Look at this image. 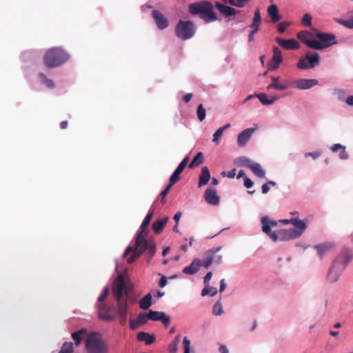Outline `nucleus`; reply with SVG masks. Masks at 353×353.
Here are the masks:
<instances>
[{"instance_id": "nucleus-1", "label": "nucleus", "mask_w": 353, "mask_h": 353, "mask_svg": "<svg viewBox=\"0 0 353 353\" xmlns=\"http://www.w3.org/2000/svg\"><path fill=\"white\" fill-rule=\"evenodd\" d=\"M148 234H137L135 238V245L128 246L123 253V257H126L129 254L131 256L128 259V263H132L143 254H145L147 262L150 263L154 256L157 251V245L154 240L152 238H147Z\"/></svg>"}, {"instance_id": "nucleus-2", "label": "nucleus", "mask_w": 353, "mask_h": 353, "mask_svg": "<svg viewBox=\"0 0 353 353\" xmlns=\"http://www.w3.org/2000/svg\"><path fill=\"white\" fill-rule=\"evenodd\" d=\"M292 224L294 226V228L274 231V233L270 234V238L274 242L278 241H287L301 236L307 228L306 222L299 219H293Z\"/></svg>"}, {"instance_id": "nucleus-3", "label": "nucleus", "mask_w": 353, "mask_h": 353, "mask_svg": "<svg viewBox=\"0 0 353 353\" xmlns=\"http://www.w3.org/2000/svg\"><path fill=\"white\" fill-rule=\"evenodd\" d=\"M70 55L63 48L54 47L46 51L43 56V63L48 68H57L65 63Z\"/></svg>"}, {"instance_id": "nucleus-4", "label": "nucleus", "mask_w": 353, "mask_h": 353, "mask_svg": "<svg viewBox=\"0 0 353 353\" xmlns=\"http://www.w3.org/2000/svg\"><path fill=\"white\" fill-rule=\"evenodd\" d=\"M188 10L192 14H199V17L205 23H210L217 20V16L214 12L213 5L206 1L191 3L188 6Z\"/></svg>"}, {"instance_id": "nucleus-5", "label": "nucleus", "mask_w": 353, "mask_h": 353, "mask_svg": "<svg viewBox=\"0 0 353 353\" xmlns=\"http://www.w3.org/2000/svg\"><path fill=\"white\" fill-rule=\"evenodd\" d=\"M85 347L87 353H108V344L103 340L102 335L96 332L88 333Z\"/></svg>"}, {"instance_id": "nucleus-6", "label": "nucleus", "mask_w": 353, "mask_h": 353, "mask_svg": "<svg viewBox=\"0 0 353 353\" xmlns=\"http://www.w3.org/2000/svg\"><path fill=\"white\" fill-rule=\"evenodd\" d=\"M222 249V246L213 248L207 250L204 254V259L201 261L198 259H194L191 264L183 270V272L186 274H194L199 270L200 266H203L205 268H208L213 263V255L219 252Z\"/></svg>"}, {"instance_id": "nucleus-7", "label": "nucleus", "mask_w": 353, "mask_h": 353, "mask_svg": "<svg viewBox=\"0 0 353 353\" xmlns=\"http://www.w3.org/2000/svg\"><path fill=\"white\" fill-rule=\"evenodd\" d=\"M112 295L117 304L127 303L130 296V289L124 279L119 276L112 285Z\"/></svg>"}, {"instance_id": "nucleus-8", "label": "nucleus", "mask_w": 353, "mask_h": 353, "mask_svg": "<svg viewBox=\"0 0 353 353\" xmlns=\"http://www.w3.org/2000/svg\"><path fill=\"white\" fill-rule=\"evenodd\" d=\"M314 37L316 39L311 43L312 49L320 50L337 43L336 36L332 33L316 31Z\"/></svg>"}, {"instance_id": "nucleus-9", "label": "nucleus", "mask_w": 353, "mask_h": 353, "mask_svg": "<svg viewBox=\"0 0 353 353\" xmlns=\"http://www.w3.org/2000/svg\"><path fill=\"white\" fill-rule=\"evenodd\" d=\"M195 32V26L192 21H183L180 20L175 28L176 35L183 39L186 40L191 38Z\"/></svg>"}, {"instance_id": "nucleus-10", "label": "nucleus", "mask_w": 353, "mask_h": 353, "mask_svg": "<svg viewBox=\"0 0 353 353\" xmlns=\"http://www.w3.org/2000/svg\"><path fill=\"white\" fill-rule=\"evenodd\" d=\"M114 308L112 306L107 305L105 303L98 304L99 318L104 321H112L115 319V314H113Z\"/></svg>"}, {"instance_id": "nucleus-11", "label": "nucleus", "mask_w": 353, "mask_h": 353, "mask_svg": "<svg viewBox=\"0 0 353 353\" xmlns=\"http://www.w3.org/2000/svg\"><path fill=\"white\" fill-rule=\"evenodd\" d=\"M352 259V254L347 250H343L341 254L336 258L333 263L338 267H343L344 270L347 265Z\"/></svg>"}, {"instance_id": "nucleus-12", "label": "nucleus", "mask_w": 353, "mask_h": 353, "mask_svg": "<svg viewBox=\"0 0 353 353\" xmlns=\"http://www.w3.org/2000/svg\"><path fill=\"white\" fill-rule=\"evenodd\" d=\"M272 51L273 55L268 64V69L270 70H274L277 69L283 61L281 51L279 48L274 47Z\"/></svg>"}, {"instance_id": "nucleus-13", "label": "nucleus", "mask_w": 353, "mask_h": 353, "mask_svg": "<svg viewBox=\"0 0 353 353\" xmlns=\"http://www.w3.org/2000/svg\"><path fill=\"white\" fill-rule=\"evenodd\" d=\"M148 318L152 321H160L164 325L168 326L170 323V318L163 312L149 310Z\"/></svg>"}, {"instance_id": "nucleus-14", "label": "nucleus", "mask_w": 353, "mask_h": 353, "mask_svg": "<svg viewBox=\"0 0 353 353\" xmlns=\"http://www.w3.org/2000/svg\"><path fill=\"white\" fill-rule=\"evenodd\" d=\"M204 199L210 205H217L220 202V198L217 195L216 190L213 188H208L205 190Z\"/></svg>"}, {"instance_id": "nucleus-15", "label": "nucleus", "mask_w": 353, "mask_h": 353, "mask_svg": "<svg viewBox=\"0 0 353 353\" xmlns=\"http://www.w3.org/2000/svg\"><path fill=\"white\" fill-rule=\"evenodd\" d=\"M276 41L281 47L285 50H296L300 48L299 43L294 39H284L277 37Z\"/></svg>"}, {"instance_id": "nucleus-16", "label": "nucleus", "mask_w": 353, "mask_h": 353, "mask_svg": "<svg viewBox=\"0 0 353 353\" xmlns=\"http://www.w3.org/2000/svg\"><path fill=\"white\" fill-rule=\"evenodd\" d=\"M343 272V267H338L334 263H332L328 270L327 280L330 283H336L339 280Z\"/></svg>"}, {"instance_id": "nucleus-17", "label": "nucleus", "mask_w": 353, "mask_h": 353, "mask_svg": "<svg viewBox=\"0 0 353 353\" xmlns=\"http://www.w3.org/2000/svg\"><path fill=\"white\" fill-rule=\"evenodd\" d=\"M295 88L299 90L310 89L318 84L316 79H300L293 82Z\"/></svg>"}, {"instance_id": "nucleus-18", "label": "nucleus", "mask_w": 353, "mask_h": 353, "mask_svg": "<svg viewBox=\"0 0 353 353\" xmlns=\"http://www.w3.org/2000/svg\"><path fill=\"white\" fill-rule=\"evenodd\" d=\"M152 14L159 29L163 30L168 26V19L161 12L157 10H152Z\"/></svg>"}, {"instance_id": "nucleus-19", "label": "nucleus", "mask_w": 353, "mask_h": 353, "mask_svg": "<svg viewBox=\"0 0 353 353\" xmlns=\"http://www.w3.org/2000/svg\"><path fill=\"white\" fill-rule=\"evenodd\" d=\"M261 221L262 224V231L270 236L271 234L274 233L271 228L276 227L278 222L274 220L269 219L267 216L262 217Z\"/></svg>"}, {"instance_id": "nucleus-20", "label": "nucleus", "mask_w": 353, "mask_h": 353, "mask_svg": "<svg viewBox=\"0 0 353 353\" xmlns=\"http://www.w3.org/2000/svg\"><path fill=\"white\" fill-rule=\"evenodd\" d=\"M254 130V128H247L239 133L237 137L238 145L240 147L245 146L251 138Z\"/></svg>"}, {"instance_id": "nucleus-21", "label": "nucleus", "mask_w": 353, "mask_h": 353, "mask_svg": "<svg viewBox=\"0 0 353 353\" xmlns=\"http://www.w3.org/2000/svg\"><path fill=\"white\" fill-rule=\"evenodd\" d=\"M215 8L225 17L234 16L239 13V10L227 5L222 4L218 1L215 2Z\"/></svg>"}, {"instance_id": "nucleus-22", "label": "nucleus", "mask_w": 353, "mask_h": 353, "mask_svg": "<svg viewBox=\"0 0 353 353\" xmlns=\"http://www.w3.org/2000/svg\"><path fill=\"white\" fill-rule=\"evenodd\" d=\"M312 37H314V35L307 31V30H303L297 34V38L304 44H305L307 47L312 48L311 43L312 42H314L316 39H312Z\"/></svg>"}, {"instance_id": "nucleus-23", "label": "nucleus", "mask_w": 353, "mask_h": 353, "mask_svg": "<svg viewBox=\"0 0 353 353\" xmlns=\"http://www.w3.org/2000/svg\"><path fill=\"white\" fill-rule=\"evenodd\" d=\"M117 312L121 325H125L127 321L128 303L117 304Z\"/></svg>"}, {"instance_id": "nucleus-24", "label": "nucleus", "mask_w": 353, "mask_h": 353, "mask_svg": "<svg viewBox=\"0 0 353 353\" xmlns=\"http://www.w3.org/2000/svg\"><path fill=\"white\" fill-rule=\"evenodd\" d=\"M305 56L309 63V69L314 68L319 63L320 56L317 52L311 53L310 52H308L305 54Z\"/></svg>"}, {"instance_id": "nucleus-25", "label": "nucleus", "mask_w": 353, "mask_h": 353, "mask_svg": "<svg viewBox=\"0 0 353 353\" xmlns=\"http://www.w3.org/2000/svg\"><path fill=\"white\" fill-rule=\"evenodd\" d=\"M169 218L165 216L163 219L157 220L152 223V228L155 234H160L168 223Z\"/></svg>"}, {"instance_id": "nucleus-26", "label": "nucleus", "mask_w": 353, "mask_h": 353, "mask_svg": "<svg viewBox=\"0 0 353 353\" xmlns=\"http://www.w3.org/2000/svg\"><path fill=\"white\" fill-rule=\"evenodd\" d=\"M210 179V173L209 169L207 167H203L201 172L199 175V180L198 183V187H201L206 185Z\"/></svg>"}, {"instance_id": "nucleus-27", "label": "nucleus", "mask_w": 353, "mask_h": 353, "mask_svg": "<svg viewBox=\"0 0 353 353\" xmlns=\"http://www.w3.org/2000/svg\"><path fill=\"white\" fill-rule=\"evenodd\" d=\"M268 13L271 18L272 23H276L281 19L279 14V10L276 5L272 4L268 8Z\"/></svg>"}, {"instance_id": "nucleus-28", "label": "nucleus", "mask_w": 353, "mask_h": 353, "mask_svg": "<svg viewBox=\"0 0 353 353\" xmlns=\"http://www.w3.org/2000/svg\"><path fill=\"white\" fill-rule=\"evenodd\" d=\"M153 213H154L153 210L148 212V214L145 216V217L144 218V219L141 225L140 230L138 232L139 234H148V225H149V224L151 221V219L152 218Z\"/></svg>"}, {"instance_id": "nucleus-29", "label": "nucleus", "mask_w": 353, "mask_h": 353, "mask_svg": "<svg viewBox=\"0 0 353 353\" xmlns=\"http://www.w3.org/2000/svg\"><path fill=\"white\" fill-rule=\"evenodd\" d=\"M88 334V330L85 328L80 329L72 333V338L74 341L76 345H80L85 336Z\"/></svg>"}, {"instance_id": "nucleus-30", "label": "nucleus", "mask_w": 353, "mask_h": 353, "mask_svg": "<svg viewBox=\"0 0 353 353\" xmlns=\"http://www.w3.org/2000/svg\"><path fill=\"white\" fill-rule=\"evenodd\" d=\"M137 338L139 341L145 342V345H150L155 341L154 335H151L149 333L144 332H139L137 334Z\"/></svg>"}, {"instance_id": "nucleus-31", "label": "nucleus", "mask_w": 353, "mask_h": 353, "mask_svg": "<svg viewBox=\"0 0 353 353\" xmlns=\"http://www.w3.org/2000/svg\"><path fill=\"white\" fill-rule=\"evenodd\" d=\"M250 170L259 178H265V172L261 168V165L256 162L253 163Z\"/></svg>"}, {"instance_id": "nucleus-32", "label": "nucleus", "mask_w": 353, "mask_h": 353, "mask_svg": "<svg viewBox=\"0 0 353 353\" xmlns=\"http://www.w3.org/2000/svg\"><path fill=\"white\" fill-rule=\"evenodd\" d=\"M259 101L261 102L263 105H270L274 103L276 101L279 99L277 97H272L271 99H268V96L265 93H260L255 94Z\"/></svg>"}, {"instance_id": "nucleus-33", "label": "nucleus", "mask_w": 353, "mask_h": 353, "mask_svg": "<svg viewBox=\"0 0 353 353\" xmlns=\"http://www.w3.org/2000/svg\"><path fill=\"white\" fill-rule=\"evenodd\" d=\"M152 305V295L148 293L139 301V307L142 310L148 309Z\"/></svg>"}, {"instance_id": "nucleus-34", "label": "nucleus", "mask_w": 353, "mask_h": 353, "mask_svg": "<svg viewBox=\"0 0 353 353\" xmlns=\"http://www.w3.org/2000/svg\"><path fill=\"white\" fill-rule=\"evenodd\" d=\"M333 246L331 244H320L315 246L318 255L322 258Z\"/></svg>"}, {"instance_id": "nucleus-35", "label": "nucleus", "mask_w": 353, "mask_h": 353, "mask_svg": "<svg viewBox=\"0 0 353 353\" xmlns=\"http://www.w3.org/2000/svg\"><path fill=\"white\" fill-rule=\"evenodd\" d=\"M291 83L290 82H285V83H270L268 85L267 90H271V89H275L277 90H286L290 85Z\"/></svg>"}, {"instance_id": "nucleus-36", "label": "nucleus", "mask_w": 353, "mask_h": 353, "mask_svg": "<svg viewBox=\"0 0 353 353\" xmlns=\"http://www.w3.org/2000/svg\"><path fill=\"white\" fill-rule=\"evenodd\" d=\"M230 124H226L225 125L219 128L213 134V142H214L216 144L219 143L223 132L230 128Z\"/></svg>"}, {"instance_id": "nucleus-37", "label": "nucleus", "mask_w": 353, "mask_h": 353, "mask_svg": "<svg viewBox=\"0 0 353 353\" xmlns=\"http://www.w3.org/2000/svg\"><path fill=\"white\" fill-rule=\"evenodd\" d=\"M203 154L201 152H198L188 165L189 168H194L201 165L203 163Z\"/></svg>"}, {"instance_id": "nucleus-38", "label": "nucleus", "mask_w": 353, "mask_h": 353, "mask_svg": "<svg viewBox=\"0 0 353 353\" xmlns=\"http://www.w3.org/2000/svg\"><path fill=\"white\" fill-rule=\"evenodd\" d=\"M254 161H252L250 159L246 157H240L237 159L236 163L239 166H244L248 168H250Z\"/></svg>"}, {"instance_id": "nucleus-39", "label": "nucleus", "mask_w": 353, "mask_h": 353, "mask_svg": "<svg viewBox=\"0 0 353 353\" xmlns=\"http://www.w3.org/2000/svg\"><path fill=\"white\" fill-rule=\"evenodd\" d=\"M205 287L201 291V296H204L206 295H210V296H214L217 293V290L216 288L211 287L209 284L205 285Z\"/></svg>"}, {"instance_id": "nucleus-40", "label": "nucleus", "mask_w": 353, "mask_h": 353, "mask_svg": "<svg viewBox=\"0 0 353 353\" xmlns=\"http://www.w3.org/2000/svg\"><path fill=\"white\" fill-rule=\"evenodd\" d=\"M181 341V336L177 335L174 341L169 345L168 349L170 353H176L177 351V347Z\"/></svg>"}, {"instance_id": "nucleus-41", "label": "nucleus", "mask_w": 353, "mask_h": 353, "mask_svg": "<svg viewBox=\"0 0 353 353\" xmlns=\"http://www.w3.org/2000/svg\"><path fill=\"white\" fill-rule=\"evenodd\" d=\"M74 351L72 343L65 342L63 344L59 353H72Z\"/></svg>"}, {"instance_id": "nucleus-42", "label": "nucleus", "mask_w": 353, "mask_h": 353, "mask_svg": "<svg viewBox=\"0 0 353 353\" xmlns=\"http://www.w3.org/2000/svg\"><path fill=\"white\" fill-rule=\"evenodd\" d=\"M223 312L221 303L219 301L215 303L212 308V314L215 316H219Z\"/></svg>"}, {"instance_id": "nucleus-43", "label": "nucleus", "mask_w": 353, "mask_h": 353, "mask_svg": "<svg viewBox=\"0 0 353 353\" xmlns=\"http://www.w3.org/2000/svg\"><path fill=\"white\" fill-rule=\"evenodd\" d=\"M196 114H197V117H198V119L199 120V121H203L205 119V115H206V111L202 104H200L197 107Z\"/></svg>"}, {"instance_id": "nucleus-44", "label": "nucleus", "mask_w": 353, "mask_h": 353, "mask_svg": "<svg viewBox=\"0 0 353 353\" xmlns=\"http://www.w3.org/2000/svg\"><path fill=\"white\" fill-rule=\"evenodd\" d=\"M39 77L42 79L43 83L49 88H54V82L52 80L48 79L46 75H45L43 73L39 74Z\"/></svg>"}, {"instance_id": "nucleus-45", "label": "nucleus", "mask_w": 353, "mask_h": 353, "mask_svg": "<svg viewBox=\"0 0 353 353\" xmlns=\"http://www.w3.org/2000/svg\"><path fill=\"white\" fill-rule=\"evenodd\" d=\"M309 63L307 61L305 56L301 57L297 63V68L300 70L309 69Z\"/></svg>"}, {"instance_id": "nucleus-46", "label": "nucleus", "mask_w": 353, "mask_h": 353, "mask_svg": "<svg viewBox=\"0 0 353 353\" xmlns=\"http://www.w3.org/2000/svg\"><path fill=\"white\" fill-rule=\"evenodd\" d=\"M138 321V323H139L140 325H144L147 323L148 320H150L148 318V313H140L137 319Z\"/></svg>"}, {"instance_id": "nucleus-47", "label": "nucleus", "mask_w": 353, "mask_h": 353, "mask_svg": "<svg viewBox=\"0 0 353 353\" xmlns=\"http://www.w3.org/2000/svg\"><path fill=\"white\" fill-rule=\"evenodd\" d=\"M248 1L249 0H229V4L237 8H243Z\"/></svg>"}, {"instance_id": "nucleus-48", "label": "nucleus", "mask_w": 353, "mask_h": 353, "mask_svg": "<svg viewBox=\"0 0 353 353\" xmlns=\"http://www.w3.org/2000/svg\"><path fill=\"white\" fill-rule=\"evenodd\" d=\"M179 175H180V174L174 170V172H173V174H172V176L170 179L169 184L170 185L173 186L176 183H177L181 179V177Z\"/></svg>"}, {"instance_id": "nucleus-49", "label": "nucleus", "mask_w": 353, "mask_h": 353, "mask_svg": "<svg viewBox=\"0 0 353 353\" xmlns=\"http://www.w3.org/2000/svg\"><path fill=\"white\" fill-rule=\"evenodd\" d=\"M188 161H189L188 157H186L185 158H184L183 160L179 163L178 167L176 168L175 171H176L177 172L181 174L183 171L184 168L186 167Z\"/></svg>"}, {"instance_id": "nucleus-50", "label": "nucleus", "mask_w": 353, "mask_h": 353, "mask_svg": "<svg viewBox=\"0 0 353 353\" xmlns=\"http://www.w3.org/2000/svg\"><path fill=\"white\" fill-rule=\"evenodd\" d=\"M172 185H170L169 183L168 184V185L166 186L165 189L162 191L159 195L160 196V201L161 203H164L165 200V197L168 194V193L170 192V189L172 188Z\"/></svg>"}, {"instance_id": "nucleus-51", "label": "nucleus", "mask_w": 353, "mask_h": 353, "mask_svg": "<svg viewBox=\"0 0 353 353\" xmlns=\"http://www.w3.org/2000/svg\"><path fill=\"white\" fill-rule=\"evenodd\" d=\"M301 21L305 26L310 27L312 25V16L308 13L305 14Z\"/></svg>"}, {"instance_id": "nucleus-52", "label": "nucleus", "mask_w": 353, "mask_h": 353, "mask_svg": "<svg viewBox=\"0 0 353 353\" xmlns=\"http://www.w3.org/2000/svg\"><path fill=\"white\" fill-rule=\"evenodd\" d=\"M109 294V288L108 287H105L101 295L98 297V301L99 303H104L103 301L105 299V298L108 296Z\"/></svg>"}, {"instance_id": "nucleus-53", "label": "nucleus", "mask_w": 353, "mask_h": 353, "mask_svg": "<svg viewBox=\"0 0 353 353\" xmlns=\"http://www.w3.org/2000/svg\"><path fill=\"white\" fill-rule=\"evenodd\" d=\"M290 25V23L288 21H283L279 23L277 26L278 31L280 33L284 32L287 27H288Z\"/></svg>"}, {"instance_id": "nucleus-54", "label": "nucleus", "mask_w": 353, "mask_h": 353, "mask_svg": "<svg viewBox=\"0 0 353 353\" xmlns=\"http://www.w3.org/2000/svg\"><path fill=\"white\" fill-rule=\"evenodd\" d=\"M269 185L274 186L276 185V183H275V182L272 181H269L267 183H264L261 187L263 194H267L269 192V190H270Z\"/></svg>"}, {"instance_id": "nucleus-55", "label": "nucleus", "mask_w": 353, "mask_h": 353, "mask_svg": "<svg viewBox=\"0 0 353 353\" xmlns=\"http://www.w3.org/2000/svg\"><path fill=\"white\" fill-rule=\"evenodd\" d=\"M183 344L184 347V352L183 353H190V341L185 336L183 339Z\"/></svg>"}, {"instance_id": "nucleus-56", "label": "nucleus", "mask_w": 353, "mask_h": 353, "mask_svg": "<svg viewBox=\"0 0 353 353\" xmlns=\"http://www.w3.org/2000/svg\"><path fill=\"white\" fill-rule=\"evenodd\" d=\"M252 21L256 23H261V18L259 8L256 9Z\"/></svg>"}, {"instance_id": "nucleus-57", "label": "nucleus", "mask_w": 353, "mask_h": 353, "mask_svg": "<svg viewBox=\"0 0 353 353\" xmlns=\"http://www.w3.org/2000/svg\"><path fill=\"white\" fill-rule=\"evenodd\" d=\"M140 326L139 323L137 319H130V327L131 330H137Z\"/></svg>"}, {"instance_id": "nucleus-58", "label": "nucleus", "mask_w": 353, "mask_h": 353, "mask_svg": "<svg viewBox=\"0 0 353 353\" xmlns=\"http://www.w3.org/2000/svg\"><path fill=\"white\" fill-rule=\"evenodd\" d=\"M217 252H216L213 255V262L217 264H221L223 263V256L222 255H216Z\"/></svg>"}, {"instance_id": "nucleus-59", "label": "nucleus", "mask_w": 353, "mask_h": 353, "mask_svg": "<svg viewBox=\"0 0 353 353\" xmlns=\"http://www.w3.org/2000/svg\"><path fill=\"white\" fill-rule=\"evenodd\" d=\"M253 184H254V183L252 182V181L250 179H249L248 176L244 177V185L247 188H252L253 186Z\"/></svg>"}, {"instance_id": "nucleus-60", "label": "nucleus", "mask_w": 353, "mask_h": 353, "mask_svg": "<svg viewBox=\"0 0 353 353\" xmlns=\"http://www.w3.org/2000/svg\"><path fill=\"white\" fill-rule=\"evenodd\" d=\"M345 146L339 144V143H336V144H334L332 147H331V150L333 152H336L337 151H340L342 148H343Z\"/></svg>"}, {"instance_id": "nucleus-61", "label": "nucleus", "mask_w": 353, "mask_h": 353, "mask_svg": "<svg viewBox=\"0 0 353 353\" xmlns=\"http://www.w3.org/2000/svg\"><path fill=\"white\" fill-rule=\"evenodd\" d=\"M339 157L341 159H347L348 158V154L346 152L345 147L340 150Z\"/></svg>"}, {"instance_id": "nucleus-62", "label": "nucleus", "mask_w": 353, "mask_h": 353, "mask_svg": "<svg viewBox=\"0 0 353 353\" xmlns=\"http://www.w3.org/2000/svg\"><path fill=\"white\" fill-rule=\"evenodd\" d=\"M167 283H168L167 278H166V276H163L161 278L159 283V285L161 288H163L167 285Z\"/></svg>"}, {"instance_id": "nucleus-63", "label": "nucleus", "mask_w": 353, "mask_h": 353, "mask_svg": "<svg viewBox=\"0 0 353 353\" xmlns=\"http://www.w3.org/2000/svg\"><path fill=\"white\" fill-rule=\"evenodd\" d=\"M344 26L347 28H353V17L349 20H346V22L344 23Z\"/></svg>"}, {"instance_id": "nucleus-64", "label": "nucleus", "mask_w": 353, "mask_h": 353, "mask_svg": "<svg viewBox=\"0 0 353 353\" xmlns=\"http://www.w3.org/2000/svg\"><path fill=\"white\" fill-rule=\"evenodd\" d=\"M212 276V272H209L206 274V275L204 276V281H203L205 285L209 284V281L211 279Z\"/></svg>"}]
</instances>
